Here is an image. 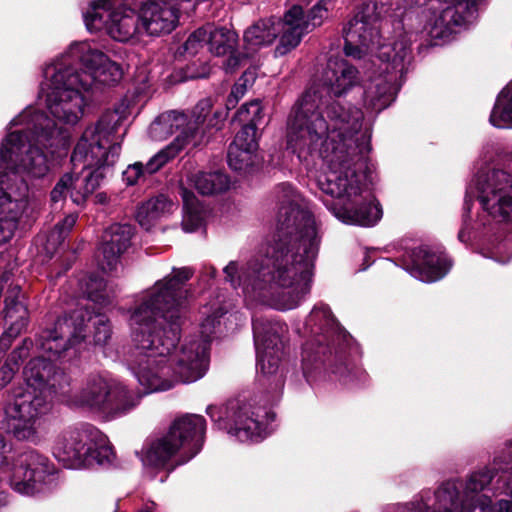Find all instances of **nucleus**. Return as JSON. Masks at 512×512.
Instances as JSON below:
<instances>
[{
  "instance_id": "obj_11",
  "label": "nucleus",
  "mask_w": 512,
  "mask_h": 512,
  "mask_svg": "<svg viewBox=\"0 0 512 512\" xmlns=\"http://www.w3.org/2000/svg\"><path fill=\"white\" fill-rule=\"evenodd\" d=\"M381 14L374 1H364L355 9L354 16L344 25L342 35L344 38L343 51L346 56L360 59L362 47L368 49L378 45V58L386 63L387 72H399L401 75L407 71L411 61L410 43L402 38L392 44L380 42Z\"/></svg>"
},
{
  "instance_id": "obj_49",
  "label": "nucleus",
  "mask_w": 512,
  "mask_h": 512,
  "mask_svg": "<svg viewBox=\"0 0 512 512\" xmlns=\"http://www.w3.org/2000/svg\"><path fill=\"white\" fill-rule=\"evenodd\" d=\"M18 370L19 367L16 366V364L9 363L8 360H5L3 365L0 367V387L3 388L7 386Z\"/></svg>"
},
{
  "instance_id": "obj_63",
  "label": "nucleus",
  "mask_w": 512,
  "mask_h": 512,
  "mask_svg": "<svg viewBox=\"0 0 512 512\" xmlns=\"http://www.w3.org/2000/svg\"><path fill=\"white\" fill-rule=\"evenodd\" d=\"M479 512H488V511H487V508L484 505H481L479 507Z\"/></svg>"
},
{
  "instance_id": "obj_39",
  "label": "nucleus",
  "mask_w": 512,
  "mask_h": 512,
  "mask_svg": "<svg viewBox=\"0 0 512 512\" xmlns=\"http://www.w3.org/2000/svg\"><path fill=\"white\" fill-rule=\"evenodd\" d=\"M211 67L207 59L198 57L196 60L189 61L185 66L175 71V77L179 82L188 80L207 78L210 75Z\"/></svg>"
},
{
  "instance_id": "obj_58",
  "label": "nucleus",
  "mask_w": 512,
  "mask_h": 512,
  "mask_svg": "<svg viewBox=\"0 0 512 512\" xmlns=\"http://www.w3.org/2000/svg\"><path fill=\"white\" fill-rule=\"evenodd\" d=\"M236 83L244 84L245 85V90L247 89L248 86L252 85L249 82V80L247 79V77H244V73H242V75L240 76V78L238 79V81Z\"/></svg>"
},
{
  "instance_id": "obj_42",
  "label": "nucleus",
  "mask_w": 512,
  "mask_h": 512,
  "mask_svg": "<svg viewBox=\"0 0 512 512\" xmlns=\"http://www.w3.org/2000/svg\"><path fill=\"white\" fill-rule=\"evenodd\" d=\"M473 205V197L470 195L469 190L466 191L462 216H461V227L458 232L457 238L461 243L468 244L472 240L473 228L471 218V208Z\"/></svg>"
},
{
  "instance_id": "obj_45",
  "label": "nucleus",
  "mask_w": 512,
  "mask_h": 512,
  "mask_svg": "<svg viewBox=\"0 0 512 512\" xmlns=\"http://www.w3.org/2000/svg\"><path fill=\"white\" fill-rule=\"evenodd\" d=\"M505 493L510 499H500L486 507L488 512H512V473L505 479Z\"/></svg>"
},
{
  "instance_id": "obj_37",
  "label": "nucleus",
  "mask_w": 512,
  "mask_h": 512,
  "mask_svg": "<svg viewBox=\"0 0 512 512\" xmlns=\"http://www.w3.org/2000/svg\"><path fill=\"white\" fill-rule=\"evenodd\" d=\"M205 47L208 49L207 37L204 26H201L194 30L185 42L177 48L175 56L177 59L188 56L196 57Z\"/></svg>"
},
{
  "instance_id": "obj_18",
  "label": "nucleus",
  "mask_w": 512,
  "mask_h": 512,
  "mask_svg": "<svg viewBox=\"0 0 512 512\" xmlns=\"http://www.w3.org/2000/svg\"><path fill=\"white\" fill-rule=\"evenodd\" d=\"M477 199L486 217L512 229V153L491 169H480L475 177Z\"/></svg>"
},
{
  "instance_id": "obj_59",
  "label": "nucleus",
  "mask_w": 512,
  "mask_h": 512,
  "mask_svg": "<svg viewBox=\"0 0 512 512\" xmlns=\"http://www.w3.org/2000/svg\"><path fill=\"white\" fill-rule=\"evenodd\" d=\"M236 83L244 84L245 85V90L247 89L248 86L252 85L249 82V80L247 79V77H244V73H242V75L240 76V78L238 79V81Z\"/></svg>"
},
{
  "instance_id": "obj_43",
  "label": "nucleus",
  "mask_w": 512,
  "mask_h": 512,
  "mask_svg": "<svg viewBox=\"0 0 512 512\" xmlns=\"http://www.w3.org/2000/svg\"><path fill=\"white\" fill-rule=\"evenodd\" d=\"M328 13V9L315 4L307 12L302 7V19L299 22L304 27V32L310 33L320 27L327 19Z\"/></svg>"
},
{
  "instance_id": "obj_24",
  "label": "nucleus",
  "mask_w": 512,
  "mask_h": 512,
  "mask_svg": "<svg viewBox=\"0 0 512 512\" xmlns=\"http://www.w3.org/2000/svg\"><path fill=\"white\" fill-rule=\"evenodd\" d=\"M135 227L128 223H114L102 234L101 243L97 249V259L101 269L113 271L121 255L131 246Z\"/></svg>"
},
{
  "instance_id": "obj_46",
  "label": "nucleus",
  "mask_w": 512,
  "mask_h": 512,
  "mask_svg": "<svg viewBox=\"0 0 512 512\" xmlns=\"http://www.w3.org/2000/svg\"><path fill=\"white\" fill-rule=\"evenodd\" d=\"M29 345H32V342L24 339L20 345L12 350L6 360L20 367V363L29 355Z\"/></svg>"
},
{
  "instance_id": "obj_22",
  "label": "nucleus",
  "mask_w": 512,
  "mask_h": 512,
  "mask_svg": "<svg viewBox=\"0 0 512 512\" xmlns=\"http://www.w3.org/2000/svg\"><path fill=\"white\" fill-rule=\"evenodd\" d=\"M41 333L36 339V347L44 355L30 359L23 369L24 379L27 389L20 393H30L36 397L43 396L51 402L52 392H56L57 387L61 386L64 377L63 371L56 365L54 360L61 358L66 352L59 356L52 355L44 351L38 344Z\"/></svg>"
},
{
  "instance_id": "obj_20",
  "label": "nucleus",
  "mask_w": 512,
  "mask_h": 512,
  "mask_svg": "<svg viewBox=\"0 0 512 512\" xmlns=\"http://www.w3.org/2000/svg\"><path fill=\"white\" fill-rule=\"evenodd\" d=\"M51 408L50 401L43 396L16 393L4 407L1 429L19 441H35L36 421Z\"/></svg>"
},
{
  "instance_id": "obj_55",
  "label": "nucleus",
  "mask_w": 512,
  "mask_h": 512,
  "mask_svg": "<svg viewBox=\"0 0 512 512\" xmlns=\"http://www.w3.org/2000/svg\"><path fill=\"white\" fill-rule=\"evenodd\" d=\"M109 202V196L106 192H99L94 195V203L100 205H106Z\"/></svg>"
},
{
  "instance_id": "obj_61",
  "label": "nucleus",
  "mask_w": 512,
  "mask_h": 512,
  "mask_svg": "<svg viewBox=\"0 0 512 512\" xmlns=\"http://www.w3.org/2000/svg\"><path fill=\"white\" fill-rule=\"evenodd\" d=\"M479 222L481 223V225L483 226L484 230H486V227L487 226H491V224L488 222V220H484L483 218H480L479 219Z\"/></svg>"
},
{
  "instance_id": "obj_28",
  "label": "nucleus",
  "mask_w": 512,
  "mask_h": 512,
  "mask_svg": "<svg viewBox=\"0 0 512 512\" xmlns=\"http://www.w3.org/2000/svg\"><path fill=\"white\" fill-rule=\"evenodd\" d=\"M179 194L183 202V230L186 232H195L204 223V207L192 190L180 186Z\"/></svg>"
},
{
  "instance_id": "obj_57",
  "label": "nucleus",
  "mask_w": 512,
  "mask_h": 512,
  "mask_svg": "<svg viewBox=\"0 0 512 512\" xmlns=\"http://www.w3.org/2000/svg\"><path fill=\"white\" fill-rule=\"evenodd\" d=\"M336 1L337 0H318L315 3V5H319L322 8H326V9H328V11H330V9H332V7L336 3Z\"/></svg>"
},
{
  "instance_id": "obj_13",
  "label": "nucleus",
  "mask_w": 512,
  "mask_h": 512,
  "mask_svg": "<svg viewBox=\"0 0 512 512\" xmlns=\"http://www.w3.org/2000/svg\"><path fill=\"white\" fill-rule=\"evenodd\" d=\"M288 326L280 320H253V334L257 351V383L267 395L266 402L274 405L282 394L287 369L285 335Z\"/></svg>"
},
{
  "instance_id": "obj_34",
  "label": "nucleus",
  "mask_w": 512,
  "mask_h": 512,
  "mask_svg": "<svg viewBox=\"0 0 512 512\" xmlns=\"http://www.w3.org/2000/svg\"><path fill=\"white\" fill-rule=\"evenodd\" d=\"M397 88L386 79H379L366 92V100L368 106L379 113L389 107L396 99Z\"/></svg>"
},
{
  "instance_id": "obj_29",
  "label": "nucleus",
  "mask_w": 512,
  "mask_h": 512,
  "mask_svg": "<svg viewBox=\"0 0 512 512\" xmlns=\"http://www.w3.org/2000/svg\"><path fill=\"white\" fill-rule=\"evenodd\" d=\"M280 30L270 20H259L244 31L243 40L248 50L268 46L277 38Z\"/></svg>"
},
{
  "instance_id": "obj_30",
  "label": "nucleus",
  "mask_w": 512,
  "mask_h": 512,
  "mask_svg": "<svg viewBox=\"0 0 512 512\" xmlns=\"http://www.w3.org/2000/svg\"><path fill=\"white\" fill-rule=\"evenodd\" d=\"M229 167L240 176H249L261 168V158L257 150H245L237 146H229L227 153Z\"/></svg>"
},
{
  "instance_id": "obj_52",
  "label": "nucleus",
  "mask_w": 512,
  "mask_h": 512,
  "mask_svg": "<svg viewBox=\"0 0 512 512\" xmlns=\"http://www.w3.org/2000/svg\"><path fill=\"white\" fill-rule=\"evenodd\" d=\"M12 335L8 332H5L0 337V359L3 357L5 352L11 347L12 345Z\"/></svg>"
},
{
  "instance_id": "obj_16",
  "label": "nucleus",
  "mask_w": 512,
  "mask_h": 512,
  "mask_svg": "<svg viewBox=\"0 0 512 512\" xmlns=\"http://www.w3.org/2000/svg\"><path fill=\"white\" fill-rule=\"evenodd\" d=\"M102 433L89 423L65 430L55 446V457L70 468L110 466L115 457L113 448L101 444Z\"/></svg>"
},
{
  "instance_id": "obj_38",
  "label": "nucleus",
  "mask_w": 512,
  "mask_h": 512,
  "mask_svg": "<svg viewBox=\"0 0 512 512\" xmlns=\"http://www.w3.org/2000/svg\"><path fill=\"white\" fill-rule=\"evenodd\" d=\"M83 293L94 304L104 307L109 304V296L106 292V281L103 277L91 274L85 283Z\"/></svg>"
},
{
  "instance_id": "obj_36",
  "label": "nucleus",
  "mask_w": 512,
  "mask_h": 512,
  "mask_svg": "<svg viewBox=\"0 0 512 512\" xmlns=\"http://www.w3.org/2000/svg\"><path fill=\"white\" fill-rule=\"evenodd\" d=\"M489 121L497 128L512 127V81L498 94Z\"/></svg>"
},
{
  "instance_id": "obj_27",
  "label": "nucleus",
  "mask_w": 512,
  "mask_h": 512,
  "mask_svg": "<svg viewBox=\"0 0 512 512\" xmlns=\"http://www.w3.org/2000/svg\"><path fill=\"white\" fill-rule=\"evenodd\" d=\"M203 26L210 53L224 56L237 48L239 37L235 30L214 23H206Z\"/></svg>"
},
{
  "instance_id": "obj_50",
  "label": "nucleus",
  "mask_w": 512,
  "mask_h": 512,
  "mask_svg": "<svg viewBox=\"0 0 512 512\" xmlns=\"http://www.w3.org/2000/svg\"><path fill=\"white\" fill-rule=\"evenodd\" d=\"M228 111L226 108L224 110L216 109L211 112L208 122L206 124V132H209L211 129L220 130L224 120L228 116Z\"/></svg>"
},
{
  "instance_id": "obj_12",
  "label": "nucleus",
  "mask_w": 512,
  "mask_h": 512,
  "mask_svg": "<svg viewBox=\"0 0 512 512\" xmlns=\"http://www.w3.org/2000/svg\"><path fill=\"white\" fill-rule=\"evenodd\" d=\"M113 334L110 319L93 307H78L59 316L53 329L41 332L39 346L52 355L59 356L81 343L98 347L106 346Z\"/></svg>"
},
{
  "instance_id": "obj_54",
  "label": "nucleus",
  "mask_w": 512,
  "mask_h": 512,
  "mask_svg": "<svg viewBox=\"0 0 512 512\" xmlns=\"http://www.w3.org/2000/svg\"><path fill=\"white\" fill-rule=\"evenodd\" d=\"M12 277V273L9 271H4L0 275V298L2 297L3 290L5 286L8 284Z\"/></svg>"
},
{
  "instance_id": "obj_44",
  "label": "nucleus",
  "mask_w": 512,
  "mask_h": 512,
  "mask_svg": "<svg viewBox=\"0 0 512 512\" xmlns=\"http://www.w3.org/2000/svg\"><path fill=\"white\" fill-rule=\"evenodd\" d=\"M213 109V102L211 98H203L198 101L192 110V121L190 125H194V130L202 129L206 132V124Z\"/></svg>"
},
{
  "instance_id": "obj_23",
  "label": "nucleus",
  "mask_w": 512,
  "mask_h": 512,
  "mask_svg": "<svg viewBox=\"0 0 512 512\" xmlns=\"http://www.w3.org/2000/svg\"><path fill=\"white\" fill-rule=\"evenodd\" d=\"M401 261L410 275L426 283L443 279L453 266V260L446 251L427 245L411 249Z\"/></svg>"
},
{
  "instance_id": "obj_21",
  "label": "nucleus",
  "mask_w": 512,
  "mask_h": 512,
  "mask_svg": "<svg viewBox=\"0 0 512 512\" xmlns=\"http://www.w3.org/2000/svg\"><path fill=\"white\" fill-rule=\"evenodd\" d=\"M206 413L219 430H225L241 442L258 441L261 437L263 423L246 403L229 400L224 407L209 405Z\"/></svg>"
},
{
  "instance_id": "obj_17",
  "label": "nucleus",
  "mask_w": 512,
  "mask_h": 512,
  "mask_svg": "<svg viewBox=\"0 0 512 512\" xmlns=\"http://www.w3.org/2000/svg\"><path fill=\"white\" fill-rule=\"evenodd\" d=\"M142 394L123 383L100 375L90 376L85 386L74 395V403L106 419L122 417L140 402Z\"/></svg>"
},
{
  "instance_id": "obj_32",
  "label": "nucleus",
  "mask_w": 512,
  "mask_h": 512,
  "mask_svg": "<svg viewBox=\"0 0 512 512\" xmlns=\"http://www.w3.org/2000/svg\"><path fill=\"white\" fill-rule=\"evenodd\" d=\"M113 12L111 0H93L88 10L83 13L87 29L90 32L105 31L107 33Z\"/></svg>"
},
{
  "instance_id": "obj_25",
  "label": "nucleus",
  "mask_w": 512,
  "mask_h": 512,
  "mask_svg": "<svg viewBox=\"0 0 512 512\" xmlns=\"http://www.w3.org/2000/svg\"><path fill=\"white\" fill-rule=\"evenodd\" d=\"M183 146L178 139L166 145L146 163L135 161L129 164L122 172V181L126 186H144L149 184L155 174L159 172L167 163L176 158Z\"/></svg>"
},
{
  "instance_id": "obj_62",
  "label": "nucleus",
  "mask_w": 512,
  "mask_h": 512,
  "mask_svg": "<svg viewBox=\"0 0 512 512\" xmlns=\"http://www.w3.org/2000/svg\"><path fill=\"white\" fill-rule=\"evenodd\" d=\"M427 2V0H415V3L417 5H424Z\"/></svg>"
},
{
  "instance_id": "obj_51",
  "label": "nucleus",
  "mask_w": 512,
  "mask_h": 512,
  "mask_svg": "<svg viewBox=\"0 0 512 512\" xmlns=\"http://www.w3.org/2000/svg\"><path fill=\"white\" fill-rule=\"evenodd\" d=\"M228 54L229 57L226 61V66L230 72L236 71L242 65V62L248 59V55L239 52L237 48Z\"/></svg>"
},
{
  "instance_id": "obj_48",
  "label": "nucleus",
  "mask_w": 512,
  "mask_h": 512,
  "mask_svg": "<svg viewBox=\"0 0 512 512\" xmlns=\"http://www.w3.org/2000/svg\"><path fill=\"white\" fill-rule=\"evenodd\" d=\"M245 94V85L241 83H235L231 89V92L227 96L225 100V107L226 110H231L236 107L239 100L244 96Z\"/></svg>"
},
{
  "instance_id": "obj_10",
  "label": "nucleus",
  "mask_w": 512,
  "mask_h": 512,
  "mask_svg": "<svg viewBox=\"0 0 512 512\" xmlns=\"http://www.w3.org/2000/svg\"><path fill=\"white\" fill-rule=\"evenodd\" d=\"M206 428V419L199 414H185L175 419L165 435L147 440L143 445L140 459L144 467L165 471L167 477L202 450Z\"/></svg>"
},
{
  "instance_id": "obj_7",
  "label": "nucleus",
  "mask_w": 512,
  "mask_h": 512,
  "mask_svg": "<svg viewBox=\"0 0 512 512\" xmlns=\"http://www.w3.org/2000/svg\"><path fill=\"white\" fill-rule=\"evenodd\" d=\"M221 310L208 315L200 324L201 337L185 341L175 359H168L171 354H154L148 349L133 346L131 368L144 394L166 391L177 382L190 383L202 378L209 365V351L213 336L220 327L223 316Z\"/></svg>"
},
{
  "instance_id": "obj_33",
  "label": "nucleus",
  "mask_w": 512,
  "mask_h": 512,
  "mask_svg": "<svg viewBox=\"0 0 512 512\" xmlns=\"http://www.w3.org/2000/svg\"><path fill=\"white\" fill-rule=\"evenodd\" d=\"M21 287L19 285H10L4 298V319L10 322L11 328L14 326H24L28 319V309L24 302L19 299Z\"/></svg>"
},
{
  "instance_id": "obj_4",
  "label": "nucleus",
  "mask_w": 512,
  "mask_h": 512,
  "mask_svg": "<svg viewBox=\"0 0 512 512\" xmlns=\"http://www.w3.org/2000/svg\"><path fill=\"white\" fill-rule=\"evenodd\" d=\"M327 152L330 171L318 179V187L325 194L326 208L346 224L374 226L383 216L382 206L372 196L363 199L362 186L370 179L368 154L371 140L365 135Z\"/></svg>"
},
{
  "instance_id": "obj_26",
  "label": "nucleus",
  "mask_w": 512,
  "mask_h": 512,
  "mask_svg": "<svg viewBox=\"0 0 512 512\" xmlns=\"http://www.w3.org/2000/svg\"><path fill=\"white\" fill-rule=\"evenodd\" d=\"M302 19V5H292L283 16L282 30L279 42L275 48L276 56H285L295 49L302 38L308 34L304 32V27L299 20Z\"/></svg>"
},
{
  "instance_id": "obj_2",
  "label": "nucleus",
  "mask_w": 512,
  "mask_h": 512,
  "mask_svg": "<svg viewBox=\"0 0 512 512\" xmlns=\"http://www.w3.org/2000/svg\"><path fill=\"white\" fill-rule=\"evenodd\" d=\"M359 70L348 60L330 58L319 83L305 90L289 117L288 144L300 159L309 156L327 157L329 147H323L329 132H337L340 144L360 138L363 112L355 106H344L339 98L360 85Z\"/></svg>"
},
{
  "instance_id": "obj_8",
  "label": "nucleus",
  "mask_w": 512,
  "mask_h": 512,
  "mask_svg": "<svg viewBox=\"0 0 512 512\" xmlns=\"http://www.w3.org/2000/svg\"><path fill=\"white\" fill-rule=\"evenodd\" d=\"M311 338L302 348V371L308 382L328 376L347 385L357 368L349 356L353 338L328 307L314 308L305 322Z\"/></svg>"
},
{
  "instance_id": "obj_6",
  "label": "nucleus",
  "mask_w": 512,
  "mask_h": 512,
  "mask_svg": "<svg viewBox=\"0 0 512 512\" xmlns=\"http://www.w3.org/2000/svg\"><path fill=\"white\" fill-rule=\"evenodd\" d=\"M122 74L118 63L96 49L76 56L73 52L64 55L54 66L47 109L55 120L74 125L84 113L87 100L83 92H88L94 82L115 85Z\"/></svg>"
},
{
  "instance_id": "obj_31",
  "label": "nucleus",
  "mask_w": 512,
  "mask_h": 512,
  "mask_svg": "<svg viewBox=\"0 0 512 512\" xmlns=\"http://www.w3.org/2000/svg\"><path fill=\"white\" fill-rule=\"evenodd\" d=\"M191 182L198 193L203 196L221 194L230 187L229 176L221 171H200L192 176Z\"/></svg>"
},
{
  "instance_id": "obj_35",
  "label": "nucleus",
  "mask_w": 512,
  "mask_h": 512,
  "mask_svg": "<svg viewBox=\"0 0 512 512\" xmlns=\"http://www.w3.org/2000/svg\"><path fill=\"white\" fill-rule=\"evenodd\" d=\"M173 207L174 203L167 195L158 194L138 206L136 218L139 224L143 226L166 213H170Z\"/></svg>"
},
{
  "instance_id": "obj_40",
  "label": "nucleus",
  "mask_w": 512,
  "mask_h": 512,
  "mask_svg": "<svg viewBox=\"0 0 512 512\" xmlns=\"http://www.w3.org/2000/svg\"><path fill=\"white\" fill-rule=\"evenodd\" d=\"M263 107L260 99H253L241 105L233 116L234 121L239 123L261 124L263 119Z\"/></svg>"
},
{
  "instance_id": "obj_19",
  "label": "nucleus",
  "mask_w": 512,
  "mask_h": 512,
  "mask_svg": "<svg viewBox=\"0 0 512 512\" xmlns=\"http://www.w3.org/2000/svg\"><path fill=\"white\" fill-rule=\"evenodd\" d=\"M11 446L0 434V469L10 470V462L6 455ZM56 474V468L48 457L36 450L22 452L14 460L9 477L10 487L24 495H33L43 490Z\"/></svg>"
},
{
  "instance_id": "obj_3",
  "label": "nucleus",
  "mask_w": 512,
  "mask_h": 512,
  "mask_svg": "<svg viewBox=\"0 0 512 512\" xmlns=\"http://www.w3.org/2000/svg\"><path fill=\"white\" fill-rule=\"evenodd\" d=\"M57 131L54 119L41 113L34 116L22 130L9 133L0 147V245L12 233L5 229L3 220H14L28 197L27 174L42 178L48 171L47 152ZM52 153V151H50Z\"/></svg>"
},
{
  "instance_id": "obj_56",
  "label": "nucleus",
  "mask_w": 512,
  "mask_h": 512,
  "mask_svg": "<svg viewBox=\"0 0 512 512\" xmlns=\"http://www.w3.org/2000/svg\"><path fill=\"white\" fill-rule=\"evenodd\" d=\"M243 73H244V77H247V79L249 80V82L251 84H253L255 82L256 77H257L255 68H248Z\"/></svg>"
},
{
  "instance_id": "obj_15",
  "label": "nucleus",
  "mask_w": 512,
  "mask_h": 512,
  "mask_svg": "<svg viewBox=\"0 0 512 512\" xmlns=\"http://www.w3.org/2000/svg\"><path fill=\"white\" fill-rule=\"evenodd\" d=\"M512 473V441L507 442L505 448L497 455L490 467H484L472 472L465 484L462 480H448L434 491V503L430 505V491H423L421 500L411 503L398 512H455L463 506L461 490L466 497L470 493L477 494L483 491L499 473Z\"/></svg>"
},
{
  "instance_id": "obj_60",
  "label": "nucleus",
  "mask_w": 512,
  "mask_h": 512,
  "mask_svg": "<svg viewBox=\"0 0 512 512\" xmlns=\"http://www.w3.org/2000/svg\"><path fill=\"white\" fill-rule=\"evenodd\" d=\"M265 415H266L268 421H270V422L274 421L276 418V413L273 411H267V412H265Z\"/></svg>"
},
{
  "instance_id": "obj_41",
  "label": "nucleus",
  "mask_w": 512,
  "mask_h": 512,
  "mask_svg": "<svg viewBox=\"0 0 512 512\" xmlns=\"http://www.w3.org/2000/svg\"><path fill=\"white\" fill-rule=\"evenodd\" d=\"M258 125L254 123L243 124L229 146H237L245 150H258Z\"/></svg>"
},
{
  "instance_id": "obj_5",
  "label": "nucleus",
  "mask_w": 512,
  "mask_h": 512,
  "mask_svg": "<svg viewBox=\"0 0 512 512\" xmlns=\"http://www.w3.org/2000/svg\"><path fill=\"white\" fill-rule=\"evenodd\" d=\"M192 276L191 268H173L172 275L157 281L150 294L135 306L130 315L134 347L159 355L177 347L187 319L185 284Z\"/></svg>"
},
{
  "instance_id": "obj_1",
  "label": "nucleus",
  "mask_w": 512,
  "mask_h": 512,
  "mask_svg": "<svg viewBox=\"0 0 512 512\" xmlns=\"http://www.w3.org/2000/svg\"><path fill=\"white\" fill-rule=\"evenodd\" d=\"M275 194L279 208L274 233L241 273L237 261H230L223 272L234 289L244 285L260 301L290 310L310 293L321 238L314 215L297 202L291 183H279Z\"/></svg>"
},
{
  "instance_id": "obj_14",
  "label": "nucleus",
  "mask_w": 512,
  "mask_h": 512,
  "mask_svg": "<svg viewBox=\"0 0 512 512\" xmlns=\"http://www.w3.org/2000/svg\"><path fill=\"white\" fill-rule=\"evenodd\" d=\"M178 17L175 10L157 0H125L112 13L107 34L127 42L135 35L160 36L170 33Z\"/></svg>"
},
{
  "instance_id": "obj_47",
  "label": "nucleus",
  "mask_w": 512,
  "mask_h": 512,
  "mask_svg": "<svg viewBox=\"0 0 512 512\" xmlns=\"http://www.w3.org/2000/svg\"><path fill=\"white\" fill-rule=\"evenodd\" d=\"M76 221L77 216L73 214L67 215L62 220H60L55 225V232L58 233V238L64 240L75 226Z\"/></svg>"
},
{
  "instance_id": "obj_53",
  "label": "nucleus",
  "mask_w": 512,
  "mask_h": 512,
  "mask_svg": "<svg viewBox=\"0 0 512 512\" xmlns=\"http://www.w3.org/2000/svg\"><path fill=\"white\" fill-rule=\"evenodd\" d=\"M12 277V273L9 271H4L0 275V298L2 297L3 290L5 286L8 284Z\"/></svg>"
},
{
  "instance_id": "obj_64",
  "label": "nucleus",
  "mask_w": 512,
  "mask_h": 512,
  "mask_svg": "<svg viewBox=\"0 0 512 512\" xmlns=\"http://www.w3.org/2000/svg\"><path fill=\"white\" fill-rule=\"evenodd\" d=\"M4 495L0 492V507L3 505Z\"/></svg>"
},
{
  "instance_id": "obj_9",
  "label": "nucleus",
  "mask_w": 512,
  "mask_h": 512,
  "mask_svg": "<svg viewBox=\"0 0 512 512\" xmlns=\"http://www.w3.org/2000/svg\"><path fill=\"white\" fill-rule=\"evenodd\" d=\"M120 150L119 144L106 148L99 136L96 139L94 132L85 131L71 153L73 169L56 182L50 192L51 202L58 203L69 197L77 206H85L101 186L106 171L114 165Z\"/></svg>"
}]
</instances>
